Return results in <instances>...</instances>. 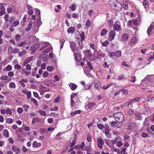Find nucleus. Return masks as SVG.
Listing matches in <instances>:
<instances>
[{
  "label": "nucleus",
  "mask_w": 154,
  "mask_h": 154,
  "mask_svg": "<svg viewBox=\"0 0 154 154\" xmlns=\"http://www.w3.org/2000/svg\"><path fill=\"white\" fill-rule=\"evenodd\" d=\"M110 6L113 9L118 11L122 9V6L121 4L116 0H111L109 2Z\"/></svg>",
  "instance_id": "obj_1"
},
{
  "label": "nucleus",
  "mask_w": 154,
  "mask_h": 154,
  "mask_svg": "<svg viewBox=\"0 0 154 154\" xmlns=\"http://www.w3.org/2000/svg\"><path fill=\"white\" fill-rule=\"evenodd\" d=\"M114 117L116 120L119 123H122L123 122L125 119L124 114L121 112L114 113Z\"/></svg>",
  "instance_id": "obj_2"
},
{
  "label": "nucleus",
  "mask_w": 154,
  "mask_h": 154,
  "mask_svg": "<svg viewBox=\"0 0 154 154\" xmlns=\"http://www.w3.org/2000/svg\"><path fill=\"white\" fill-rule=\"evenodd\" d=\"M113 29L115 30L119 31L121 30V27L119 21H117L113 26Z\"/></svg>",
  "instance_id": "obj_3"
},
{
  "label": "nucleus",
  "mask_w": 154,
  "mask_h": 154,
  "mask_svg": "<svg viewBox=\"0 0 154 154\" xmlns=\"http://www.w3.org/2000/svg\"><path fill=\"white\" fill-rule=\"evenodd\" d=\"M116 35V32L113 30H111L109 32L108 37V40L109 41H112L114 39Z\"/></svg>",
  "instance_id": "obj_4"
},
{
  "label": "nucleus",
  "mask_w": 154,
  "mask_h": 154,
  "mask_svg": "<svg viewBox=\"0 0 154 154\" xmlns=\"http://www.w3.org/2000/svg\"><path fill=\"white\" fill-rule=\"evenodd\" d=\"M97 141L98 143V146L100 149H101L102 147V145L104 144V142L101 139V137L98 138L97 139Z\"/></svg>",
  "instance_id": "obj_5"
},
{
  "label": "nucleus",
  "mask_w": 154,
  "mask_h": 154,
  "mask_svg": "<svg viewBox=\"0 0 154 154\" xmlns=\"http://www.w3.org/2000/svg\"><path fill=\"white\" fill-rule=\"evenodd\" d=\"M75 60L77 62H79L81 60L82 57L81 55L79 53H74Z\"/></svg>",
  "instance_id": "obj_6"
},
{
  "label": "nucleus",
  "mask_w": 154,
  "mask_h": 154,
  "mask_svg": "<svg viewBox=\"0 0 154 154\" xmlns=\"http://www.w3.org/2000/svg\"><path fill=\"white\" fill-rule=\"evenodd\" d=\"M94 86L98 90H99L101 88L100 83L99 81H94L93 82Z\"/></svg>",
  "instance_id": "obj_7"
},
{
  "label": "nucleus",
  "mask_w": 154,
  "mask_h": 154,
  "mask_svg": "<svg viewBox=\"0 0 154 154\" xmlns=\"http://www.w3.org/2000/svg\"><path fill=\"white\" fill-rule=\"evenodd\" d=\"M70 43L72 51L73 52L75 50L76 44L75 42H71Z\"/></svg>",
  "instance_id": "obj_8"
},
{
  "label": "nucleus",
  "mask_w": 154,
  "mask_h": 154,
  "mask_svg": "<svg viewBox=\"0 0 154 154\" xmlns=\"http://www.w3.org/2000/svg\"><path fill=\"white\" fill-rule=\"evenodd\" d=\"M69 85L71 89L72 90H75L77 88V85L74 83H72L70 82V84H69Z\"/></svg>",
  "instance_id": "obj_9"
},
{
  "label": "nucleus",
  "mask_w": 154,
  "mask_h": 154,
  "mask_svg": "<svg viewBox=\"0 0 154 154\" xmlns=\"http://www.w3.org/2000/svg\"><path fill=\"white\" fill-rule=\"evenodd\" d=\"M128 37L129 35L128 34L125 33L122 35V39L123 41H126L128 40Z\"/></svg>",
  "instance_id": "obj_10"
},
{
  "label": "nucleus",
  "mask_w": 154,
  "mask_h": 154,
  "mask_svg": "<svg viewBox=\"0 0 154 154\" xmlns=\"http://www.w3.org/2000/svg\"><path fill=\"white\" fill-rule=\"evenodd\" d=\"M96 103L94 102H91L89 103L87 105L89 109H91L93 107L96 105Z\"/></svg>",
  "instance_id": "obj_11"
},
{
  "label": "nucleus",
  "mask_w": 154,
  "mask_h": 154,
  "mask_svg": "<svg viewBox=\"0 0 154 154\" xmlns=\"http://www.w3.org/2000/svg\"><path fill=\"white\" fill-rule=\"evenodd\" d=\"M32 24L33 22L32 21H30L29 22V24H28L27 27L25 29L26 31L28 32L30 30Z\"/></svg>",
  "instance_id": "obj_12"
},
{
  "label": "nucleus",
  "mask_w": 154,
  "mask_h": 154,
  "mask_svg": "<svg viewBox=\"0 0 154 154\" xmlns=\"http://www.w3.org/2000/svg\"><path fill=\"white\" fill-rule=\"evenodd\" d=\"M12 150L14 152H16L17 153L20 152V149L19 148L14 146H12Z\"/></svg>",
  "instance_id": "obj_13"
},
{
  "label": "nucleus",
  "mask_w": 154,
  "mask_h": 154,
  "mask_svg": "<svg viewBox=\"0 0 154 154\" xmlns=\"http://www.w3.org/2000/svg\"><path fill=\"white\" fill-rule=\"evenodd\" d=\"M75 29L74 27H71L68 28L67 29V32L68 33H74L75 31Z\"/></svg>",
  "instance_id": "obj_14"
},
{
  "label": "nucleus",
  "mask_w": 154,
  "mask_h": 154,
  "mask_svg": "<svg viewBox=\"0 0 154 154\" xmlns=\"http://www.w3.org/2000/svg\"><path fill=\"white\" fill-rule=\"evenodd\" d=\"M40 120V119L38 117H36L34 118L32 120V123L33 124H34L35 122H39Z\"/></svg>",
  "instance_id": "obj_15"
},
{
  "label": "nucleus",
  "mask_w": 154,
  "mask_h": 154,
  "mask_svg": "<svg viewBox=\"0 0 154 154\" xmlns=\"http://www.w3.org/2000/svg\"><path fill=\"white\" fill-rule=\"evenodd\" d=\"M32 146L33 147H38L41 146V143H38L36 141H34L32 144Z\"/></svg>",
  "instance_id": "obj_16"
},
{
  "label": "nucleus",
  "mask_w": 154,
  "mask_h": 154,
  "mask_svg": "<svg viewBox=\"0 0 154 154\" xmlns=\"http://www.w3.org/2000/svg\"><path fill=\"white\" fill-rule=\"evenodd\" d=\"M154 27V26L153 25H150L149 28L147 30V33L148 35L149 36H150V33L152 31V29Z\"/></svg>",
  "instance_id": "obj_17"
},
{
  "label": "nucleus",
  "mask_w": 154,
  "mask_h": 154,
  "mask_svg": "<svg viewBox=\"0 0 154 154\" xmlns=\"http://www.w3.org/2000/svg\"><path fill=\"white\" fill-rule=\"evenodd\" d=\"M143 5L144 7L146 8H148L149 6V4L148 1L146 0H144L143 2Z\"/></svg>",
  "instance_id": "obj_18"
},
{
  "label": "nucleus",
  "mask_w": 154,
  "mask_h": 154,
  "mask_svg": "<svg viewBox=\"0 0 154 154\" xmlns=\"http://www.w3.org/2000/svg\"><path fill=\"white\" fill-rule=\"evenodd\" d=\"M135 115L137 117V119L139 120H141L142 119L141 115L139 112H137L135 113Z\"/></svg>",
  "instance_id": "obj_19"
},
{
  "label": "nucleus",
  "mask_w": 154,
  "mask_h": 154,
  "mask_svg": "<svg viewBox=\"0 0 154 154\" xmlns=\"http://www.w3.org/2000/svg\"><path fill=\"white\" fill-rule=\"evenodd\" d=\"M109 130V129H106L105 130V132L106 137L108 138H109L111 137V133H110L108 131Z\"/></svg>",
  "instance_id": "obj_20"
},
{
  "label": "nucleus",
  "mask_w": 154,
  "mask_h": 154,
  "mask_svg": "<svg viewBox=\"0 0 154 154\" xmlns=\"http://www.w3.org/2000/svg\"><path fill=\"white\" fill-rule=\"evenodd\" d=\"M80 113H81V111L80 110H78L75 111L74 112H71L70 113V115L72 116H74L76 114H80Z\"/></svg>",
  "instance_id": "obj_21"
},
{
  "label": "nucleus",
  "mask_w": 154,
  "mask_h": 154,
  "mask_svg": "<svg viewBox=\"0 0 154 154\" xmlns=\"http://www.w3.org/2000/svg\"><path fill=\"white\" fill-rule=\"evenodd\" d=\"M107 32V30L105 29H103L102 30L100 34V35L102 36H104L106 34Z\"/></svg>",
  "instance_id": "obj_22"
},
{
  "label": "nucleus",
  "mask_w": 154,
  "mask_h": 154,
  "mask_svg": "<svg viewBox=\"0 0 154 154\" xmlns=\"http://www.w3.org/2000/svg\"><path fill=\"white\" fill-rule=\"evenodd\" d=\"M26 51L25 50H23L21 52H19L18 54L19 56L20 57H21L22 56L24 55L26 53Z\"/></svg>",
  "instance_id": "obj_23"
},
{
  "label": "nucleus",
  "mask_w": 154,
  "mask_h": 154,
  "mask_svg": "<svg viewBox=\"0 0 154 154\" xmlns=\"http://www.w3.org/2000/svg\"><path fill=\"white\" fill-rule=\"evenodd\" d=\"M108 23L109 26L110 28L112 27L113 24V20L111 19H109L108 20Z\"/></svg>",
  "instance_id": "obj_24"
},
{
  "label": "nucleus",
  "mask_w": 154,
  "mask_h": 154,
  "mask_svg": "<svg viewBox=\"0 0 154 154\" xmlns=\"http://www.w3.org/2000/svg\"><path fill=\"white\" fill-rule=\"evenodd\" d=\"M122 53L120 51H118L114 52L115 56L117 57H120Z\"/></svg>",
  "instance_id": "obj_25"
},
{
  "label": "nucleus",
  "mask_w": 154,
  "mask_h": 154,
  "mask_svg": "<svg viewBox=\"0 0 154 154\" xmlns=\"http://www.w3.org/2000/svg\"><path fill=\"white\" fill-rule=\"evenodd\" d=\"M38 113H39V114L40 115H43L44 116H46L47 114L46 112L43 110H39L38 111Z\"/></svg>",
  "instance_id": "obj_26"
},
{
  "label": "nucleus",
  "mask_w": 154,
  "mask_h": 154,
  "mask_svg": "<svg viewBox=\"0 0 154 154\" xmlns=\"http://www.w3.org/2000/svg\"><path fill=\"white\" fill-rule=\"evenodd\" d=\"M86 51H87L86 55V56L88 57H90L92 55V54L91 52V51L89 49H87L86 50Z\"/></svg>",
  "instance_id": "obj_27"
},
{
  "label": "nucleus",
  "mask_w": 154,
  "mask_h": 154,
  "mask_svg": "<svg viewBox=\"0 0 154 154\" xmlns=\"http://www.w3.org/2000/svg\"><path fill=\"white\" fill-rule=\"evenodd\" d=\"M12 69V67L10 65H8L4 69V70H7L8 71H9L11 70Z\"/></svg>",
  "instance_id": "obj_28"
},
{
  "label": "nucleus",
  "mask_w": 154,
  "mask_h": 154,
  "mask_svg": "<svg viewBox=\"0 0 154 154\" xmlns=\"http://www.w3.org/2000/svg\"><path fill=\"white\" fill-rule=\"evenodd\" d=\"M3 135L6 137H9V133L7 130L6 129H5L4 130Z\"/></svg>",
  "instance_id": "obj_29"
},
{
  "label": "nucleus",
  "mask_w": 154,
  "mask_h": 154,
  "mask_svg": "<svg viewBox=\"0 0 154 154\" xmlns=\"http://www.w3.org/2000/svg\"><path fill=\"white\" fill-rule=\"evenodd\" d=\"M137 39L136 37H134L132 38L131 39V43L135 44L137 42Z\"/></svg>",
  "instance_id": "obj_30"
},
{
  "label": "nucleus",
  "mask_w": 154,
  "mask_h": 154,
  "mask_svg": "<svg viewBox=\"0 0 154 154\" xmlns=\"http://www.w3.org/2000/svg\"><path fill=\"white\" fill-rule=\"evenodd\" d=\"M60 42L61 43V45L60 48L61 49L63 47V45L65 42V40L63 39H61L60 40Z\"/></svg>",
  "instance_id": "obj_31"
},
{
  "label": "nucleus",
  "mask_w": 154,
  "mask_h": 154,
  "mask_svg": "<svg viewBox=\"0 0 154 154\" xmlns=\"http://www.w3.org/2000/svg\"><path fill=\"white\" fill-rule=\"evenodd\" d=\"M19 22L18 21H15L13 23V25L11 26L16 27L19 24Z\"/></svg>",
  "instance_id": "obj_32"
},
{
  "label": "nucleus",
  "mask_w": 154,
  "mask_h": 154,
  "mask_svg": "<svg viewBox=\"0 0 154 154\" xmlns=\"http://www.w3.org/2000/svg\"><path fill=\"white\" fill-rule=\"evenodd\" d=\"M18 50L19 49L18 48H15L12 50V53L14 54L17 53L18 52L19 53V51H18Z\"/></svg>",
  "instance_id": "obj_33"
},
{
  "label": "nucleus",
  "mask_w": 154,
  "mask_h": 154,
  "mask_svg": "<svg viewBox=\"0 0 154 154\" xmlns=\"http://www.w3.org/2000/svg\"><path fill=\"white\" fill-rule=\"evenodd\" d=\"M97 126L100 129H102L104 127V126L103 124H98L97 125Z\"/></svg>",
  "instance_id": "obj_34"
},
{
  "label": "nucleus",
  "mask_w": 154,
  "mask_h": 154,
  "mask_svg": "<svg viewBox=\"0 0 154 154\" xmlns=\"http://www.w3.org/2000/svg\"><path fill=\"white\" fill-rule=\"evenodd\" d=\"M90 21L89 19L87 20L85 25L88 27H89L90 26Z\"/></svg>",
  "instance_id": "obj_35"
},
{
  "label": "nucleus",
  "mask_w": 154,
  "mask_h": 154,
  "mask_svg": "<svg viewBox=\"0 0 154 154\" xmlns=\"http://www.w3.org/2000/svg\"><path fill=\"white\" fill-rule=\"evenodd\" d=\"M60 97L59 96H58V97L54 99V102L56 103L59 102L60 101Z\"/></svg>",
  "instance_id": "obj_36"
},
{
  "label": "nucleus",
  "mask_w": 154,
  "mask_h": 154,
  "mask_svg": "<svg viewBox=\"0 0 154 154\" xmlns=\"http://www.w3.org/2000/svg\"><path fill=\"white\" fill-rule=\"evenodd\" d=\"M131 103V101L130 100H129L128 101L125 102L124 104V106L125 107H127Z\"/></svg>",
  "instance_id": "obj_37"
},
{
  "label": "nucleus",
  "mask_w": 154,
  "mask_h": 154,
  "mask_svg": "<svg viewBox=\"0 0 154 154\" xmlns=\"http://www.w3.org/2000/svg\"><path fill=\"white\" fill-rule=\"evenodd\" d=\"M23 107L24 108V110L26 112H27L28 109L29 108V106L26 105H24L23 106Z\"/></svg>",
  "instance_id": "obj_38"
},
{
  "label": "nucleus",
  "mask_w": 154,
  "mask_h": 154,
  "mask_svg": "<svg viewBox=\"0 0 154 154\" xmlns=\"http://www.w3.org/2000/svg\"><path fill=\"white\" fill-rule=\"evenodd\" d=\"M111 125L112 127H115L116 126L117 123L116 122L112 121L111 122Z\"/></svg>",
  "instance_id": "obj_39"
},
{
  "label": "nucleus",
  "mask_w": 154,
  "mask_h": 154,
  "mask_svg": "<svg viewBox=\"0 0 154 154\" xmlns=\"http://www.w3.org/2000/svg\"><path fill=\"white\" fill-rule=\"evenodd\" d=\"M134 113V111L132 109H128V114L130 115H132Z\"/></svg>",
  "instance_id": "obj_40"
},
{
  "label": "nucleus",
  "mask_w": 154,
  "mask_h": 154,
  "mask_svg": "<svg viewBox=\"0 0 154 154\" xmlns=\"http://www.w3.org/2000/svg\"><path fill=\"white\" fill-rule=\"evenodd\" d=\"M31 100L33 102L36 106L38 105V103L37 101L35 99L32 98L31 99Z\"/></svg>",
  "instance_id": "obj_41"
},
{
  "label": "nucleus",
  "mask_w": 154,
  "mask_h": 154,
  "mask_svg": "<svg viewBox=\"0 0 154 154\" xmlns=\"http://www.w3.org/2000/svg\"><path fill=\"white\" fill-rule=\"evenodd\" d=\"M108 55L110 57L115 56L114 52H108Z\"/></svg>",
  "instance_id": "obj_42"
},
{
  "label": "nucleus",
  "mask_w": 154,
  "mask_h": 154,
  "mask_svg": "<svg viewBox=\"0 0 154 154\" xmlns=\"http://www.w3.org/2000/svg\"><path fill=\"white\" fill-rule=\"evenodd\" d=\"M47 69L48 71L51 72L53 69V68L52 66H48L47 67Z\"/></svg>",
  "instance_id": "obj_43"
},
{
  "label": "nucleus",
  "mask_w": 154,
  "mask_h": 154,
  "mask_svg": "<svg viewBox=\"0 0 154 154\" xmlns=\"http://www.w3.org/2000/svg\"><path fill=\"white\" fill-rule=\"evenodd\" d=\"M109 44V41H106L104 42H103L102 43V45L104 46H107Z\"/></svg>",
  "instance_id": "obj_44"
},
{
  "label": "nucleus",
  "mask_w": 154,
  "mask_h": 154,
  "mask_svg": "<svg viewBox=\"0 0 154 154\" xmlns=\"http://www.w3.org/2000/svg\"><path fill=\"white\" fill-rule=\"evenodd\" d=\"M6 122L7 123H11L13 122V121L11 119L9 118L7 119Z\"/></svg>",
  "instance_id": "obj_45"
},
{
  "label": "nucleus",
  "mask_w": 154,
  "mask_h": 154,
  "mask_svg": "<svg viewBox=\"0 0 154 154\" xmlns=\"http://www.w3.org/2000/svg\"><path fill=\"white\" fill-rule=\"evenodd\" d=\"M8 78V77L6 75L2 76L0 77V79L2 80H6Z\"/></svg>",
  "instance_id": "obj_46"
},
{
  "label": "nucleus",
  "mask_w": 154,
  "mask_h": 154,
  "mask_svg": "<svg viewBox=\"0 0 154 154\" xmlns=\"http://www.w3.org/2000/svg\"><path fill=\"white\" fill-rule=\"evenodd\" d=\"M91 136L90 134H88V136H87V140L88 142H90L91 141Z\"/></svg>",
  "instance_id": "obj_47"
},
{
  "label": "nucleus",
  "mask_w": 154,
  "mask_h": 154,
  "mask_svg": "<svg viewBox=\"0 0 154 154\" xmlns=\"http://www.w3.org/2000/svg\"><path fill=\"white\" fill-rule=\"evenodd\" d=\"M69 8H70L73 11H74L76 9V8L74 4H73L71 7H69Z\"/></svg>",
  "instance_id": "obj_48"
},
{
  "label": "nucleus",
  "mask_w": 154,
  "mask_h": 154,
  "mask_svg": "<svg viewBox=\"0 0 154 154\" xmlns=\"http://www.w3.org/2000/svg\"><path fill=\"white\" fill-rule=\"evenodd\" d=\"M79 45L80 47V48L81 49L83 48V45L82 43V40H80L79 42Z\"/></svg>",
  "instance_id": "obj_49"
},
{
  "label": "nucleus",
  "mask_w": 154,
  "mask_h": 154,
  "mask_svg": "<svg viewBox=\"0 0 154 154\" xmlns=\"http://www.w3.org/2000/svg\"><path fill=\"white\" fill-rule=\"evenodd\" d=\"M23 109L19 107L17 109V111L18 112L20 113H22L23 112Z\"/></svg>",
  "instance_id": "obj_50"
},
{
  "label": "nucleus",
  "mask_w": 154,
  "mask_h": 154,
  "mask_svg": "<svg viewBox=\"0 0 154 154\" xmlns=\"http://www.w3.org/2000/svg\"><path fill=\"white\" fill-rule=\"evenodd\" d=\"M6 113L7 114H10V115L12 114L11 110L10 109H8L6 111Z\"/></svg>",
  "instance_id": "obj_51"
},
{
  "label": "nucleus",
  "mask_w": 154,
  "mask_h": 154,
  "mask_svg": "<svg viewBox=\"0 0 154 154\" xmlns=\"http://www.w3.org/2000/svg\"><path fill=\"white\" fill-rule=\"evenodd\" d=\"M9 86L11 88H15V84L14 82H11Z\"/></svg>",
  "instance_id": "obj_52"
},
{
  "label": "nucleus",
  "mask_w": 154,
  "mask_h": 154,
  "mask_svg": "<svg viewBox=\"0 0 154 154\" xmlns=\"http://www.w3.org/2000/svg\"><path fill=\"white\" fill-rule=\"evenodd\" d=\"M14 67L15 68L17 69H20L21 68V66L18 64H16L15 65Z\"/></svg>",
  "instance_id": "obj_53"
},
{
  "label": "nucleus",
  "mask_w": 154,
  "mask_h": 154,
  "mask_svg": "<svg viewBox=\"0 0 154 154\" xmlns=\"http://www.w3.org/2000/svg\"><path fill=\"white\" fill-rule=\"evenodd\" d=\"M8 76L10 77H12L14 75V73L12 72H9L8 73Z\"/></svg>",
  "instance_id": "obj_54"
},
{
  "label": "nucleus",
  "mask_w": 154,
  "mask_h": 154,
  "mask_svg": "<svg viewBox=\"0 0 154 154\" xmlns=\"http://www.w3.org/2000/svg\"><path fill=\"white\" fill-rule=\"evenodd\" d=\"M26 94L27 96V98L28 99H30L31 97V93L30 91H29Z\"/></svg>",
  "instance_id": "obj_55"
},
{
  "label": "nucleus",
  "mask_w": 154,
  "mask_h": 154,
  "mask_svg": "<svg viewBox=\"0 0 154 154\" xmlns=\"http://www.w3.org/2000/svg\"><path fill=\"white\" fill-rule=\"evenodd\" d=\"M50 48H46L45 50H44L42 52L45 53H47L48 52H49L50 51Z\"/></svg>",
  "instance_id": "obj_56"
},
{
  "label": "nucleus",
  "mask_w": 154,
  "mask_h": 154,
  "mask_svg": "<svg viewBox=\"0 0 154 154\" xmlns=\"http://www.w3.org/2000/svg\"><path fill=\"white\" fill-rule=\"evenodd\" d=\"M81 40L82 41L85 38V35L84 33V32H82V33L81 35Z\"/></svg>",
  "instance_id": "obj_57"
},
{
  "label": "nucleus",
  "mask_w": 154,
  "mask_h": 154,
  "mask_svg": "<svg viewBox=\"0 0 154 154\" xmlns=\"http://www.w3.org/2000/svg\"><path fill=\"white\" fill-rule=\"evenodd\" d=\"M87 63V65H88V66L89 67V69H92L93 67L91 65V63L89 62H88Z\"/></svg>",
  "instance_id": "obj_58"
},
{
  "label": "nucleus",
  "mask_w": 154,
  "mask_h": 154,
  "mask_svg": "<svg viewBox=\"0 0 154 154\" xmlns=\"http://www.w3.org/2000/svg\"><path fill=\"white\" fill-rule=\"evenodd\" d=\"M48 122L49 123H52L53 122V119L52 118H48Z\"/></svg>",
  "instance_id": "obj_59"
},
{
  "label": "nucleus",
  "mask_w": 154,
  "mask_h": 154,
  "mask_svg": "<svg viewBox=\"0 0 154 154\" xmlns=\"http://www.w3.org/2000/svg\"><path fill=\"white\" fill-rule=\"evenodd\" d=\"M111 85V84L108 85L106 86H103L102 88L104 89H106L110 87Z\"/></svg>",
  "instance_id": "obj_60"
},
{
  "label": "nucleus",
  "mask_w": 154,
  "mask_h": 154,
  "mask_svg": "<svg viewBox=\"0 0 154 154\" xmlns=\"http://www.w3.org/2000/svg\"><path fill=\"white\" fill-rule=\"evenodd\" d=\"M33 46L35 49H38L40 47V44H35Z\"/></svg>",
  "instance_id": "obj_61"
},
{
  "label": "nucleus",
  "mask_w": 154,
  "mask_h": 154,
  "mask_svg": "<svg viewBox=\"0 0 154 154\" xmlns=\"http://www.w3.org/2000/svg\"><path fill=\"white\" fill-rule=\"evenodd\" d=\"M20 35H17L15 37V39L17 41H19L20 39Z\"/></svg>",
  "instance_id": "obj_62"
},
{
  "label": "nucleus",
  "mask_w": 154,
  "mask_h": 154,
  "mask_svg": "<svg viewBox=\"0 0 154 154\" xmlns=\"http://www.w3.org/2000/svg\"><path fill=\"white\" fill-rule=\"evenodd\" d=\"M132 23L135 25H136L138 24V21L137 20H132Z\"/></svg>",
  "instance_id": "obj_63"
},
{
  "label": "nucleus",
  "mask_w": 154,
  "mask_h": 154,
  "mask_svg": "<svg viewBox=\"0 0 154 154\" xmlns=\"http://www.w3.org/2000/svg\"><path fill=\"white\" fill-rule=\"evenodd\" d=\"M26 69L27 70H29L31 69V67L29 64H27L26 66Z\"/></svg>",
  "instance_id": "obj_64"
}]
</instances>
